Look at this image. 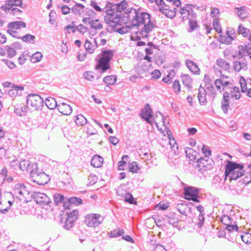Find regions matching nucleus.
<instances>
[{
	"label": "nucleus",
	"instance_id": "a19ab883",
	"mask_svg": "<svg viewBox=\"0 0 251 251\" xmlns=\"http://www.w3.org/2000/svg\"><path fill=\"white\" fill-rule=\"evenodd\" d=\"M239 238H241L243 242L246 244H251V234L248 232H243L239 235Z\"/></svg>",
	"mask_w": 251,
	"mask_h": 251
},
{
	"label": "nucleus",
	"instance_id": "79ce46f5",
	"mask_svg": "<svg viewBox=\"0 0 251 251\" xmlns=\"http://www.w3.org/2000/svg\"><path fill=\"white\" fill-rule=\"evenodd\" d=\"M125 231L123 229L118 228L111 231L108 233V235L111 238L119 237L123 235Z\"/></svg>",
	"mask_w": 251,
	"mask_h": 251
},
{
	"label": "nucleus",
	"instance_id": "393cba45",
	"mask_svg": "<svg viewBox=\"0 0 251 251\" xmlns=\"http://www.w3.org/2000/svg\"><path fill=\"white\" fill-rule=\"evenodd\" d=\"M185 64L189 70L193 74L198 75L200 74V69L196 63L190 60H186Z\"/></svg>",
	"mask_w": 251,
	"mask_h": 251
},
{
	"label": "nucleus",
	"instance_id": "4468645a",
	"mask_svg": "<svg viewBox=\"0 0 251 251\" xmlns=\"http://www.w3.org/2000/svg\"><path fill=\"white\" fill-rule=\"evenodd\" d=\"M14 6H19L25 8L23 6L22 0H7L5 1V3L1 6V9L5 12H9V9Z\"/></svg>",
	"mask_w": 251,
	"mask_h": 251
},
{
	"label": "nucleus",
	"instance_id": "bf43d9fd",
	"mask_svg": "<svg viewBox=\"0 0 251 251\" xmlns=\"http://www.w3.org/2000/svg\"><path fill=\"white\" fill-rule=\"evenodd\" d=\"M239 82L240 84L242 92H246L248 91L247 85L245 79L243 76L240 77Z\"/></svg>",
	"mask_w": 251,
	"mask_h": 251
},
{
	"label": "nucleus",
	"instance_id": "052dcab7",
	"mask_svg": "<svg viewBox=\"0 0 251 251\" xmlns=\"http://www.w3.org/2000/svg\"><path fill=\"white\" fill-rule=\"evenodd\" d=\"M249 31L248 29L242 26V24L239 25L237 32L239 34H242L244 37H246L248 35Z\"/></svg>",
	"mask_w": 251,
	"mask_h": 251
},
{
	"label": "nucleus",
	"instance_id": "ea45409f",
	"mask_svg": "<svg viewBox=\"0 0 251 251\" xmlns=\"http://www.w3.org/2000/svg\"><path fill=\"white\" fill-rule=\"evenodd\" d=\"M219 41L223 44L226 45H229L231 44L233 40L232 38L226 34V35H220L219 36Z\"/></svg>",
	"mask_w": 251,
	"mask_h": 251
},
{
	"label": "nucleus",
	"instance_id": "de8ad7c7",
	"mask_svg": "<svg viewBox=\"0 0 251 251\" xmlns=\"http://www.w3.org/2000/svg\"><path fill=\"white\" fill-rule=\"evenodd\" d=\"M129 158L127 155L123 156L122 160L118 162V170L120 171L124 170V167L126 164V161Z\"/></svg>",
	"mask_w": 251,
	"mask_h": 251
},
{
	"label": "nucleus",
	"instance_id": "412c9836",
	"mask_svg": "<svg viewBox=\"0 0 251 251\" xmlns=\"http://www.w3.org/2000/svg\"><path fill=\"white\" fill-rule=\"evenodd\" d=\"M34 164H37L36 163H32L28 160L21 159L20 163V169L23 171H27L29 170L31 173L32 170V166Z\"/></svg>",
	"mask_w": 251,
	"mask_h": 251
},
{
	"label": "nucleus",
	"instance_id": "9b49d317",
	"mask_svg": "<svg viewBox=\"0 0 251 251\" xmlns=\"http://www.w3.org/2000/svg\"><path fill=\"white\" fill-rule=\"evenodd\" d=\"M66 215L63 227L65 229L69 230L74 226L75 222L78 219V211L77 210H73L70 212H66Z\"/></svg>",
	"mask_w": 251,
	"mask_h": 251
},
{
	"label": "nucleus",
	"instance_id": "b1692460",
	"mask_svg": "<svg viewBox=\"0 0 251 251\" xmlns=\"http://www.w3.org/2000/svg\"><path fill=\"white\" fill-rule=\"evenodd\" d=\"M233 69L235 72H239L241 69L245 71L248 69L247 61L244 59L243 61H235L233 62Z\"/></svg>",
	"mask_w": 251,
	"mask_h": 251
},
{
	"label": "nucleus",
	"instance_id": "473e14b6",
	"mask_svg": "<svg viewBox=\"0 0 251 251\" xmlns=\"http://www.w3.org/2000/svg\"><path fill=\"white\" fill-rule=\"evenodd\" d=\"M21 27L25 28L26 27L25 23L22 21H16L10 23L8 25V27L11 29H18Z\"/></svg>",
	"mask_w": 251,
	"mask_h": 251
},
{
	"label": "nucleus",
	"instance_id": "e2e57ef3",
	"mask_svg": "<svg viewBox=\"0 0 251 251\" xmlns=\"http://www.w3.org/2000/svg\"><path fill=\"white\" fill-rule=\"evenodd\" d=\"M248 55L246 52L245 49L244 48L243 45L238 46V59H242L244 56Z\"/></svg>",
	"mask_w": 251,
	"mask_h": 251
},
{
	"label": "nucleus",
	"instance_id": "774afa93",
	"mask_svg": "<svg viewBox=\"0 0 251 251\" xmlns=\"http://www.w3.org/2000/svg\"><path fill=\"white\" fill-rule=\"evenodd\" d=\"M93 74L91 71H86L83 74V76L86 79L92 81L94 78Z\"/></svg>",
	"mask_w": 251,
	"mask_h": 251
},
{
	"label": "nucleus",
	"instance_id": "6ab92c4d",
	"mask_svg": "<svg viewBox=\"0 0 251 251\" xmlns=\"http://www.w3.org/2000/svg\"><path fill=\"white\" fill-rule=\"evenodd\" d=\"M206 94V91L204 88L202 87L201 85L198 94V98L201 105H205L207 102Z\"/></svg>",
	"mask_w": 251,
	"mask_h": 251
},
{
	"label": "nucleus",
	"instance_id": "6e6552de",
	"mask_svg": "<svg viewBox=\"0 0 251 251\" xmlns=\"http://www.w3.org/2000/svg\"><path fill=\"white\" fill-rule=\"evenodd\" d=\"M104 218L99 214L91 213L85 216L84 222L90 227H96L101 224Z\"/></svg>",
	"mask_w": 251,
	"mask_h": 251
},
{
	"label": "nucleus",
	"instance_id": "aec40b11",
	"mask_svg": "<svg viewBox=\"0 0 251 251\" xmlns=\"http://www.w3.org/2000/svg\"><path fill=\"white\" fill-rule=\"evenodd\" d=\"M58 111L64 115H69L72 112V107L65 103H62L59 104L57 107Z\"/></svg>",
	"mask_w": 251,
	"mask_h": 251
},
{
	"label": "nucleus",
	"instance_id": "f03ea898",
	"mask_svg": "<svg viewBox=\"0 0 251 251\" xmlns=\"http://www.w3.org/2000/svg\"><path fill=\"white\" fill-rule=\"evenodd\" d=\"M106 13L104 16V21L112 27V30H114V28L120 25L122 14L118 13L116 5L114 3L111 2H107V3L103 10Z\"/></svg>",
	"mask_w": 251,
	"mask_h": 251
},
{
	"label": "nucleus",
	"instance_id": "72a5a7b5",
	"mask_svg": "<svg viewBox=\"0 0 251 251\" xmlns=\"http://www.w3.org/2000/svg\"><path fill=\"white\" fill-rule=\"evenodd\" d=\"M75 117V123L77 126H83L88 123L87 119L82 114L77 115Z\"/></svg>",
	"mask_w": 251,
	"mask_h": 251
},
{
	"label": "nucleus",
	"instance_id": "f257e3e1",
	"mask_svg": "<svg viewBox=\"0 0 251 251\" xmlns=\"http://www.w3.org/2000/svg\"><path fill=\"white\" fill-rule=\"evenodd\" d=\"M124 16L131 22L132 27H138L141 25L144 24V27L136 33L135 38L137 40L148 37V34L154 28V25L151 20V15L146 12L142 11L141 8L137 9L134 8H128L126 10Z\"/></svg>",
	"mask_w": 251,
	"mask_h": 251
},
{
	"label": "nucleus",
	"instance_id": "c9c22d12",
	"mask_svg": "<svg viewBox=\"0 0 251 251\" xmlns=\"http://www.w3.org/2000/svg\"><path fill=\"white\" fill-rule=\"evenodd\" d=\"M217 65L222 68L225 71H228L230 69V64L223 59L219 58L216 61Z\"/></svg>",
	"mask_w": 251,
	"mask_h": 251
},
{
	"label": "nucleus",
	"instance_id": "7c9ffc66",
	"mask_svg": "<svg viewBox=\"0 0 251 251\" xmlns=\"http://www.w3.org/2000/svg\"><path fill=\"white\" fill-rule=\"evenodd\" d=\"M45 103L47 107L50 109H54L57 108L58 105L57 104L56 100L52 97H48L46 98Z\"/></svg>",
	"mask_w": 251,
	"mask_h": 251
},
{
	"label": "nucleus",
	"instance_id": "680f3d73",
	"mask_svg": "<svg viewBox=\"0 0 251 251\" xmlns=\"http://www.w3.org/2000/svg\"><path fill=\"white\" fill-rule=\"evenodd\" d=\"M169 144L171 146V149L174 151V153L176 154V152H178V147L176 144V142L174 138H173L172 140L170 138Z\"/></svg>",
	"mask_w": 251,
	"mask_h": 251
},
{
	"label": "nucleus",
	"instance_id": "5fc2aeb1",
	"mask_svg": "<svg viewBox=\"0 0 251 251\" xmlns=\"http://www.w3.org/2000/svg\"><path fill=\"white\" fill-rule=\"evenodd\" d=\"M84 47L86 51L89 53H92L95 50V48L93 45L87 40L85 41Z\"/></svg>",
	"mask_w": 251,
	"mask_h": 251
},
{
	"label": "nucleus",
	"instance_id": "e433bc0d",
	"mask_svg": "<svg viewBox=\"0 0 251 251\" xmlns=\"http://www.w3.org/2000/svg\"><path fill=\"white\" fill-rule=\"evenodd\" d=\"M235 9L237 10L236 13L239 18L243 19L246 18V8L245 6H241L240 7H235Z\"/></svg>",
	"mask_w": 251,
	"mask_h": 251
},
{
	"label": "nucleus",
	"instance_id": "f3484780",
	"mask_svg": "<svg viewBox=\"0 0 251 251\" xmlns=\"http://www.w3.org/2000/svg\"><path fill=\"white\" fill-rule=\"evenodd\" d=\"M191 203H189V204L179 203L176 204V208L180 214L184 216H187L188 212H191Z\"/></svg>",
	"mask_w": 251,
	"mask_h": 251
},
{
	"label": "nucleus",
	"instance_id": "c03bdc74",
	"mask_svg": "<svg viewBox=\"0 0 251 251\" xmlns=\"http://www.w3.org/2000/svg\"><path fill=\"white\" fill-rule=\"evenodd\" d=\"M99 20H93L89 21L88 23L90 24L91 27L95 29H100L102 28V25L101 23H99Z\"/></svg>",
	"mask_w": 251,
	"mask_h": 251
},
{
	"label": "nucleus",
	"instance_id": "4be33fe9",
	"mask_svg": "<svg viewBox=\"0 0 251 251\" xmlns=\"http://www.w3.org/2000/svg\"><path fill=\"white\" fill-rule=\"evenodd\" d=\"M176 8L172 10L170 9L169 6L168 7H159V11L170 19H173L176 16Z\"/></svg>",
	"mask_w": 251,
	"mask_h": 251
},
{
	"label": "nucleus",
	"instance_id": "603ef678",
	"mask_svg": "<svg viewBox=\"0 0 251 251\" xmlns=\"http://www.w3.org/2000/svg\"><path fill=\"white\" fill-rule=\"evenodd\" d=\"M4 48L6 50V51H7L8 58H11L13 57L16 55V51L13 48H12L9 46H5Z\"/></svg>",
	"mask_w": 251,
	"mask_h": 251
},
{
	"label": "nucleus",
	"instance_id": "9d476101",
	"mask_svg": "<svg viewBox=\"0 0 251 251\" xmlns=\"http://www.w3.org/2000/svg\"><path fill=\"white\" fill-rule=\"evenodd\" d=\"M194 6L192 4H186L184 7L180 8L179 13L181 15L182 21H184L186 20L191 18H196L197 14L193 9Z\"/></svg>",
	"mask_w": 251,
	"mask_h": 251
},
{
	"label": "nucleus",
	"instance_id": "0e129e2a",
	"mask_svg": "<svg viewBox=\"0 0 251 251\" xmlns=\"http://www.w3.org/2000/svg\"><path fill=\"white\" fill-rule=\"evenodd\" d=\"M226 34L232 38L233 40H235L236 38V33L235 30L231 27H228L226 31Z\"/></svg>",
	"mask_w": 251,
	"mask_h": 251
},
{
	"label": "nucleus",
	"instance_id": "338daca9",
	"mask_svg": "<svg viewBox=\"0 0 251 251\" xmlns=\"http://www.w3.org/2000/svg\"><path fill=\"white\" fill-rule=\"evenodd\" d=\"M98 177L93 174H91L88 176V180L90 185L95 184L97 182Z\"/></svg>",
	"mask_w": 251,
	"mask_h": 251
},
{
	"label": "nucleus",
	"instance_id": "dca6fc26",
	"mask_svg": "<svg viewBox=\"0 0 251 251\" xmlns=\"http://www.w3.org/2000/svg\"><path fill=\"white\" fill-rule=\"evenodd\" d=\"M82 203V200L77 197L67 199V202H64L65 210H71L73 204L78 205Z\"/></svg>",
	"mask_w": 251,
	"mask_h": 251
},
{
	"label": "nucleus",
	"instance_id": "1a4fd4ad",
	"mask_svg": "<svg viewBox=\"0 0 251 251\" xmlns=\"http://www.w3.org/2000/svg\"><path fill=\"white\" fill-rule=\"evenodd\" d=\"M34 201L41 206L49 205L51 206L52 201L49 197L44 193L40 192H33L31 195Z\"/></svg>",
	"mask_w": 251,
	"mask_h": 251
},
{
	"label": "nucleus",
	"instance_id": "f8f14e48",
	"mask_svg": "<svg viewBox=\"0 0 251 251\" xmlns=\"http://www.w3.org/2000/svg\"><path fill=\"white\" fill-rule=\"evenodd\" d=\"M211 161L208 156L201 157L197 160L195 166L199 168L201 172L209 170L212 168V165L210 164Z\"/></svg>",
	"mask_w": 251,
	"mask_h": 251
},
{
	"label": "nucleus",
	"instance_id": "f704fd0d",
	"mask_svg": "<svg viewBox=\"0 0 251 251\" xmlns=\"http://www.w3.org/2000/svg\"><path fill=\"white\" fill-rule=\"evenodd\" d=\"M182 81L183 85L191 90L192 88V79L188 75H182L181 76Z\"/></svg>",
	"mask_w": 251,
	"mask_h": 251
},
{
	"label": "nucleus",
	"instance_id": "423d86ee",
	"mask_svg": "<svg viewBox=\"0 0 251 251\" xmlns=\"http://www.w3.org/2000/svg\"><path fill=\"white\" fill-rule=\"evenodd\" d=\"M240 167H242V164H239L235 162L228 161L226 165V170L225 171V179L227 177H229L230 180H236L239 178V174L235 176L234 173L236 169H240Z\"/></svg>",
	"mask_w": 251,
	"mask_h": 251
},
{
	"label": "nucleus",
	"instance_id": "58836bf2",
	"mask_svg": "<svg viewBox=\"0 0 251 251\" xmlns=\"http://www.w3.org/2000/svg\"><path fill=\"white\" fill-rule=\"evenodd\" d=\"M226 229L227 230V233L231 232H238L239 227L237 226L236 221H234L233 224L228 225L226 226Z\"/></svg>",
	"mask_w": 251,
	"mask_h": 251
},
{
	"label": "nucleus",
	"instance_id": "a878e982",
	"mask_svg": "<svg viewBox=\"0 0 251 251\" xmlns=\"http://www.w3.org/2000/svg\"><path fill=\"white\" fill-rule=\"evenodd\" d=\"M73 2L75 3L72 8L71 10L72 13L75 15H81V14L84 12V9L85 6L82 4L77 3L73 0Z\"/></svg>",
	"mask_w": 251,
	"mask_h": 251
},
{
	"label": "nucleus",
	"instance_id": "2eb2a0df",
	"mask_svg": "<svg viewBox=\"0 0 251 251\" xmlns=\"http://www.w3.org/2000/svg\"><path fill=\"white\" fill-rule=\"evenodd\" d=\"M24 89L25 87L23 86L12 85L11 88L8 90L7 94L12 98L21 96Z\"/></svg>",
	"mask_w": 251,
	"mask_h": 251
},
{
	"label": "nucleus",
	"instance_id": "4c0bfd02",
	"mask_svg": "<svg viewBox=\"0 0 251 251\" xmlns=\"http://www.w3.org/2000/svg\"><path fill=\"white\" fill-rule=\"evenodd\" d=\"M188 25L189 29H188V31L189 32L194 31L197 27H199L195 18L189 19Z\"/></svg>",
	"mask_w": 251,
	"mask_h": 251
},
{
	"label": "nucleus",
	"instance_id": "4d7b16f0",
	"mask_svg": "<svg viewBox=\"0 0 251 251\" xmlns=\"http://www.w3.org/2000/svg\"><path fill=\"white\" fill-rule=\"evenodd\" d=\"M213 25L214 29L218 33H221L222 32V29L220 24V22L218 19H215L213 20Z\"/></svg>",
	"mask_w": 251,
	"mask_h": 251
},
{
	"label": "nucleus",
	"instance_id": "7ed1b4c3",
	"mask_svg": "<svg viewBox=\"0 0 251 251\" xmlns=\"http://www.w3.org/2000/svg\"><path fill=\"white\" fill-rule=\"evenodd\" d=\"M100 55L95 68L96 70H101L102 72H105L110 68V62L114 55V52L111 50H104L101 51Z\"/></svg>",
	"mask_w": 251,
	"mask_h": 251
},
{
	"label": "nucleus",
	"instance_id": "09e8293b",
	"mask_svg": "<svg viewBox=\"0 0 251 251\" xmlns=\"http://www.w3.org/2000/svg\"><path fill=\"white\" fill-rule=\"evenodd\" d=\"M130 24L129 25H126L125 26H123L121 28H118L116 31L118 32L121 34H124L125 33H127L129 31L131 28H132V25H131V22H129Z\"/></svg>",
	"mask_w": 251,
	"mask_h": 251
},
{
	"label": "nucleus",
	"instance_id": "0eeeda50",
	"mask_svg": "<svg viewBox=\"0 0 251 251\" xmlns=\"http://www.w3.org/2000/svg\"><path fill=\"white\" fill-rule=\"evenodd\" d=\"M200 190L198 188L192 186L184 187L183 195L185 199L192 201L194 202H199L200 196L199 195Z\"/></svg>",
	"mask_w": 251,
	"mask_h": 251
},
{
	"label": "nucleus",
	"instance_id": "13d9d810",
	"mask_svg": "<svg viewBox=\"0 0 251 251\" xmlns=\"http://www.w3.org/2000/svg\"><path fill=\"white\" fill-rule=\"evenodd\" d=\"M204 214H199L197 221L196 222V224L199 228H201L204 225V222L205 218L204 217Z\"/></svg>",
	"mask_w": 251,
	"mask_h": 251
},
{
	"label": "nucleus",
	"instance_id": "20e7f679",
	"mask_svg": "<svg viewBox=\"0 0 251 251\" xmlns=\"http://www.w3.org/2000/svg\"><path fill=\"white\" fill-rule=\"evenodd\" d=\"M32 167V170L31 171L30 177L32 181L40 185L47 184L50 180L49 176L44 172L42 170H40L37 164H34Z\"/></svg>",
	"mask_w": 251,
	"mask_h": 251
},
{
	"label": "nucleus",
	"instance_id": "864d4df0",
	"mask_svg": "<svg viewBox=\"0 0 251 251\" xmlns=\"http://www.w3.org/2000/svg\"><path fill=\"white\" fill-rule=\"evenodd\" d=\"M239 235L238 232L227 233L226 239L230 241L234 242L238 238H239Z\"/></svg>",
	"mask_w": 251,
	"mask_h": 251
},
{
	"label": "nucleus",
	"instance_id": "39448f33",
	"mask_svg": "<svg viewBox=\"0 0 251 251\" xmlns=\"http://www.w3.org/2000/svg\"><path fill=\"white\" fill-rule=\"evenodd\" d=\"M26 101L27 106H30L37 111L41 110L44 104L43 98L36 94L28 95L26 97Z\"/></svg>",
	"mask_w": 251,
	"mask_h": 251
},
{
	"label": "nucleus",
	"instance_id": "a18cd8bd",
	"mask_svg": "<svg viewBox=\"0 0 251 251\" xmlns=\"http://www.w3.org/2000/svg\"><path fill=\"white\" fill-rule=\"evenodd\" d=\"M42 56V54L41 52L37 51L30 57V61L33 63L38 62L41 60Z\"/></svg>",
	"mask_w": 251,
	"mask_h": 251
},
{
	"label": "nucleus",
	"instance_id": "cd10ccee",
	"mask_svg": "<svg viewBox=\"0 0 251 251\" xmlns=\"http://www.w3.org/2000/svg\"><path fill=\"white\" fill-rule=\"evenodd\" d=\"M103 161L102 157L99 155H95L91 160V165L95 168H99L101 166Z\"/></svg>",
	"mask_w": 251,
	"mask_h": 251
},
{
	"label": "nucleus",
	"instance_id": "c756f323",
	"mask_svg": "<svg viewBox=\"0 0 251 251\" xmlns=\"http://www.w3.org/2000/svg\"><path fill=\"white\" fill-rule=\"evenodd\" d=\"M53 201L55 205H58L60 203H63L64 207V202H67V198H65L64 195L56 193L53 195Z\"/></svg>",
	"mask_w": 251,
	"mask_h": 251
},
{
	"label": "nucleus",
	"instance_id": "69168bd1",
	"mask_svg": "<svg viewBox=\"0 0 251 251\" xmlns=\"http://www.w3.org/2000/svg\"><path fill=\"white\" fill-rule=\"evenodd\" d=\"M84 12H85V15L88 16V17H90V19L95 17L97 14V13L93 10L88 8H85L84 9Z\"/></svg>",
	"mask_w": 251,
	"mask_h": 251
},
{
	"label": "nucleus",
	"instance_id": "3c124183",
	"mask_svg": "<svg viewBox=\"0 0 251 251\" xmlns=\"http://www.w3.org/2000/svg\"><path fill=\"white\" fill-rule=\"evenodd\" d=\"M115 4L119 12H121L122 11L124 10L126 8L127 2L126 0H124L121 2L118 3H115Z\"/></svg>",
	"mask_w": 251,
	"mask_h": 251
},
{
	"label": "nucleus",
	"instance_id": "6e6d98bb",
	"mask_svg": "<svg viewBox=\"0 0 251 251\" xmlns=\"http://www.w3.org/2000/svg\"><path fill=\"white\" fill-rule=\"evenodd\" d=\"M173 89L176 94H178L180 92V84L178 80H175L173 83Z\"/></svg>",
	"mask_w": 251,
	"mask_h": 251
},
{
	"label": "nucleus",
	"instance_id": "c85d7f7f",
	"mask_svg": "<svg viewBox=\"0 0 251 251\" xmlns=\"http://www.w3.org/2000/svg\"><path fill=\"white\" fill-rule=\"evenodd\" d=\"M121 195L123 198H125V201L126 202L130 204L137 203L136 200L133 198L132 195L130 193L124 191L121 193Z\"/></svg>",
	"mask_w": 251,
	"mask_h": 251
},
{
	"label": "nucleus",
	"instance_id": "37998d69",
	"mask_svg": "<svg viewBox=\"0 0 251 251\" xmlns=\"http://www.w3.org/2000/svg\"><path fill=\"white\" fill-rule=\"evenodd\" d=\"M22 40L25 43L34 44L35 42V37L34 35L27 34L25 36L21 37Z\"/></svg>",
	"mask_w": 251,
	"mask_h": 251
},
{
	"label": "nucleus",
	"instance_id": "2f4dec72",
	"mask_svg": "<svg viewBox=\"0 0 251 251\" xmlns=\"http://www.w3.org/2000/svg\"><path fill=\"white\" fill-rule=\"evenodd\" d=\"M28 108L27 105L21 106L20 105H16L14 108L15 113L20 116H25Z\"/></svg>",
	"mask_w": 251,
	"mask_h": 251
},
{
	"label": "nucleus",
	"instance_id": "ddd939ff",
	"mask_svg": "<svg viewBox=\"0 0 251 251\" xmlns=\"http://www.w3.org/2000/svg\"><path fill=\"white\" fill-rule=\"evenodd\" d=\"M140 115L141 118L144 119L147 123L151 125H152L153 121L151 119L153 117V111L149 103L145 104L144 109L141 110Z\"/></svg>",
	"mask_w": 251,
	"mask_h": 251
},
{
	"label": "nucleus",
	"instance_id": "8fccbe9b",
	"mask_svg": "<svg viewBox=\"0 0 251 251\" xmlns=\"http://www.w3.org/2000/svg\"><path fill=\"white\" fill-rule=\"evenodd\" d=\"M215 84L216 86V88L218 90L221 89V85L223 86H226L229 84V82L228 81H224L223 80H221V79H217L215 81Z\"/></svg>",
	"mask_w": 251,
	"mask_h": 251
},
{
	"label": "nucleus",
	"instance_id": "bb28decb",
	"mask_svg": "<svg viewBox=\"0 0 251 251\" xmlns=\"http://www.w3.org/2000/svg\"><path fill=\"white\" fill-rule=\"evenodd\" d=\"M117 80V76L114 75H107L103 78V82L106 84V87L108 88L109 89H111V88L109 86V85H115L116 83Z\"/></svg>",
	"mask_w": 251,
	"mask_h": 251
},
{
	"label": "nucleus",
	"instance_id": "a211bd4d",
	"mask_svg": "<svg viewBox=\"0 0 251 251\" xmlns=\"http://www.w3.org/2000/svg\"><path fill=\"white\" fill-rule=\"evenodd\" d=\"M164 219L174 227H177L178 226V218L174 213H170L168 215H164Z\"/></svg>",
	"mask_w": 251,
	"mask_h": 251
},
{
	"label": "nucleus",
	"instance_id": "49530a36",
	"mask_svg": "<svg viewBox=\"0 0 251 251\" xmlns=\"http://www.w3.org/2000/svg\"><path fill=\"white\" fill-rule=\"evenodd\" d=\"M128 169L130 172L136 173L139 170H140V168L138 166L136 162L133 161L132 162L129 163Z\"/></svg>",
	"mask_w": 251,
	"mask_h": 251
},
{
	"label": "nucleus",
	"instance_id": "5701e85b",
	"mask_svg": "<svg viewBox=\"0 0 251 251\" xmlns=\"http://www.w3.org/2000/svg\"><path fill=\"white\" fill-rule=\"evenodd\" d=\"M230 94L227 92H225L223 94V99L221 102V107L224 113L228 112L229 107V98Z\"/></svg>",
	"mask_w": 251,
	"mask_h": 251
}]
</instances>
